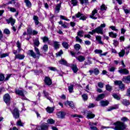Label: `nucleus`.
I'll list each match as a JSON object with an SVG mask.
<instances>
[{"label":"nucleus","mask_w":130,"mask_h":130,"mask_svg":"<svg viewBox=\"0 0 130 130\" xmlns=\"http://www.w3.org/2000/svg\"><path fill=\"white\" fill-rule=\"evenodd\" d=\"M113 125L115 126L109 127L108 128H113L114 130H125L127 127V125L124 122L120 121L113 123Z\"/></svg>","instance_id":"1"},{"label":"nucleus","mask_w":130,"mask_h":130,"mask_svg":"<svg viewBox=\"0 0 130 130\" xmlns=\"http://www.w3.org/2000/svg\"><path fill=\"white\" fill-rule=\"evenodd\" d=\"M35 47V51L37 53H35L33 51V50H29L28 51V55H30L33 58H38V59H39V57H40V55H41V54H40V51H39V49L38 48L36 47V46H34Z\"/></svg>","instance_id":"2"},{"label":"nucleus","mask_w":130,"mask_h":130,"mask_svg":"<svg viewBox=\"0 0 130 130\" xmlns=\"http://www.w3.org/2000/svg\"><path fill=\"white\" fill-rule=\"evenodd\" d=\"M114 84L116 86H119V89L121 90V91H124V90H125V85L122 83V81L116 80L114 82Z\"/></svg>","instance_id":"3"},{"label":"nucleus","mask_w":130,"mask_h":130,"mask_svg":"<svg viewBox=\"0 0 130 130\" xmlns=\"http://www.w3.org/2000/svg\"><path fill=\"white\" fill-rule=\"evenodd\" d=\"M6 22L8 23V24H10V23H11V26H13L12 29L14 32H16V31H17L16 27L14 26V25H15V23H16L15 19H14V18L10 17L8 19H6Z\"/></svg>","instance_id":"4"},{"label":"nucleus","mask_w":130,"mask_h":130,"mask_svg":"<svg viewBox=\"0 0 130 130\" xmlns=\"http://www.w3.org/2000/svg\"><path fill=\"white\" fill-rule=\"evenodd\" d=\"M10 111L12 112L13 117H14L15 119L20 117V112H19V109H18V108H15L13 111L10 109Z\"/></svg>","instance_id":"5"},{"label":"nucleus","mask_w":130,"mask_h":130,"mask_svg":"<svg viewBox=\"0 0 130 130\" xmlns=\"http://www.w3.org/2000/svg\"><path fill=\"white\" fill-rule=\"evenodd\" d=\"M4 101L6 103L7 105L11 104V96L8 93H6L4 96Z\"/></svg>","instance_id":"6"},{"label":"nucleus","mask_w":130,"mask_h":130,"mask_svg":"<svg viewBox=\"0 0 130 130\" xmlns=\"http://www.w3.org/2000/svg\"><path fill=\"white\" fill-rule=\"evenodd\" d=\"M15 93L17 94V95H19V96H22V97H23L22 99L25 100L26 98L25 97V94H24V91L23 90H19L17 88L15 89Z\"/></svg>","instance_id":"7"},{"label":"nucleus","mask_w":130,"mask_h":130,"mask_svg":"<svg viewBox=\"0 0 130 130\" xmlns=\"http://www.w3.org/2000/svg\"><path fill=\"white\" fill-rule=\"evenodd\" d=\"M48 129V125H47V123L46 124H43L40 126H37L36 127V129L37 130H46Z\"/></svg>","instance_id":"8"},{"label":"nucleus","mask_w":130,"mask_h":130,"mask_svg":"<svg viewBox=\"0 0 130 130\" xmlns=\"http://www.w3.org/2000/svg\"><path fill=\"white\" fill-rule=\"evenodd\" d=\"M75 17H76V18H80V20H83V21H85L86 20V19H87V17H86L84 14H81L80 12H78L77 14H75Z\"/></svg>","instance_id":"9"},{"label":"nucleus","mask_w":130,"mask_h":130,"mask_svg":"<svg viewBox=\"0 0 130 130\" xmlns=\"http://www.w3.org/2000/svg\"><path fill=\"white\" fill-rule=\"evenodd\" d=\"M44 82L46 84V85H47V86H50V85L52 84V81H51L50 78L48 77H46L45 78Z\"/></svg>","instance_id":"10"},{"label":"nucleus","mask_w":130,"mask_h":130,"mask_svg":"<svg viewBox=\"0 0 130 130\" xmlns=\"http://www.w3.org/2000/svg\"><path fill=\"white\" fill-rule=\"evenodd\" d=\"M119 74H122V75H128L129 72L126 69H120L118 71Z\"/></svg>","instance_id":"11"},{"label":"nucleus","mask_w":130,"mask_h":130,"mask_svg":"<svg viewBox=\"0 0 130 130\" xmlns=\"http://www.w3.org/2000/svg\"><path fill=\"white\" fill-rule=\"evenodd\" d=\"M57 116H58V118H61L62 119L66 117V112L63 111H60L57 113Z\"/></svg>","instance_id":"12"},{"label":"nucleus","mask_w":130,"mask_h":130,"mask_svg":"<svg viewBox=\"0 0 130 130\" xmlns=\"http://www.w3.org/2000/svg\"><path fill=\"white\" fill-rule=\"evenodd\" d=\"M122 81L124 82V83H126L127 84L130 83V75L123 77L122 79Z\"/></svg>","instance_id":"13"},{"label":"nucleus","mask_w":130,"mask_h":130,"mask_svg":"<svg viewBox=\"0 0 130 130\" xmlns=\"http://www.w3.org/2000/svg\"><path fill=\"white\" fill-rule=\"evenodd\" d=\"M87 118H88V119H91L95 117V114H93L91 112L87 111Z\"/></svg>","instance_id":"14"},{"label":"nucleus","mask_w":130,"mask_h":130,"mask_svg":"<svg viewBox=\"0 0 130 130\" xmlns=\"http://www.w3.org/2000/svg\"><path fill=\"white\" fill-rule=\"evenodd\" d=\"M100 103L101 106L102 107H105V106H108L109 102H108V101H101Z\"/></svg>","instance_id":"15"},{"label":"nucleus","mask_w":130,"mask_h":130,"mask_svg":"<svg viewBox=\"0 0 130 130\" xmlns=\"http://www.w3.org/2000/svg\"><path fill=\"white\" fill-rule=\"evenodd\" d=\"M33 20H34L36 26H38V24H40L39 22V17L36 15H34L33 17Z\"/></svg>","instance_id":"16"},{"label":"nucleus","mask_w":130,"mask_h":130,"mask_svg":"<svg viewBox=\"0 0 130 130\" xmlns=\"http://www.w3.org/2000/svg\"><path fill=\"white\" fill-rule=\"evenodd\" d=\"M71 69H72V71H73V73H74L75 74H77V73L78 72V71H79V69L77 67V64H72Z\"/></svg>","instance_id":"17"},{"label":"nucleus","mask_w":130,"mask_h":130,"mask_svg":"<svg viewBox=\"0 0 130 130\" xmlns=\"http://www.w3.org/2000/svg\"><path fill=\"white\" fill-rule=\"evenodd\" d=\"M90 64H92V61L90 60H87V61H84V64L81 67V69H84L87 68L86 66H90Z\"/></svg>","instance_id":"18"},{"label":"nucleus","mask_w":130,"mask_h":130,"mask_svg":"<svg viewBox=\"0 0 130 130\" xmlns=\"http://www.w3.org/2000/svg\"><path fill=\"white\" fill-rule=\"evenodd\" d=\"M104 98H105V94H100L96 98V101H100V100H102V99H104Z\"/></svg>","instance_id":"19"},{"label":"nucleus","mask_w":130,"mask_h":130,"mask_svg":"<svg viewBox=\"0 0 130 130\" xmlns=\"http://www.w3.org/2000/svg\"><path fill=\"white\" fill-rule=\"evenodd\" d=\"M95 31L96 33H98V34H103V28L100 26H98L95 28Z\"/></svg>","instance_id":"20"},{"label":"nucleus","mask_w":130,"mask_h":130,"mask_svg":"<svg viewBox=\"0 0 130 130\" xmlns=\"http://www.w3.org/2000/svg\"><path fill=\"white\" fill-rule=\"evenodd\" d=\"M97 13H98L97 10L94 9L92 12L91 15L90 16V18L91 19H93L94 20H96L97 19V17H95L94 16H95V14H97Z\"/></svg>","instance_id":"21"},{"label":"nucleus","mask_w":130,"mask_h":130,"mask_svg":"<svg viewBox=\"0 0 130 130\" xmlns=\"http://www.w3.org/2000/svg\"><path fill=\"white\" fill-rule=\"evenodd\" d=\"M95 39L96 40H97V41H98L99 44H102V45L104 44V43H103V42L101 41L102 40V38L101 37V36H95Z\"/></svg>","instance_id":"22"},{"label":"nucleus","mask_w":130,"mask_h":130,"mask_svg":"<svg viewBox=\"0 0 130 130\" xmlns=\"http://www.w3.org/2000/svg\"><path fill=\"white\" fill-rule=\"evenodd\" d=\"M76 59H77L78 60L80 61V62H83V61H84V60L86 59L85 56L82 55H80L78 57H76Z\"/></svg>","instance_id":"23"},{"label":"nucleus","mask_w":130,"mask_h":130,"mask_svg":"<svg viewBox=\"0 0 130 130\" xmlns=\"http://www.w3.org/2000/svg\"><path fill=\"white\" fill-rule=\"evenodd\" d=\"M24 57H25V55L18 54H16L15 58V59H24Z\"/></svg>","instance_id":"24"},{"label":"nucleus","mask_w":130,"mask_h":130,"mask_svg":"<svg viewBox=\"0 0 130 130\" xmlns=\"http://www.w3.org/2000/svg\"><path fill=\"white\" fill-rule=\"evenodd\" d=\"M34 44L35 45V46H37V47L39 46V45H40V42H39V39L38 38H37L34 41Z\"/></svg>","instance_id":"25"},{"label":"nucleus","mask_w":130,"mask_h":130,"mask_svg":"<svg viewBox=\"0 0 130 130\" xmlns=\"http://www.w3.org/2000/svg\"><path fill=\"white\" fill-rule=\"evenodd\" d=\"M68 90L70 93H73L74 92V84L71 83L70 85L68 86Z\"/></svg>","instance_id":"26"},{"label":"nucleus","mask_w":130,"mask_h":130,"mask_svg":"<svg viewBox=\"0 0 130 130\" xmlns=\"http://www.w3.org/2000/svg\"><path fill=\"white\" fill-rule=\"evenodd\" d=\"M47 112H48V113H52L53 111H54V109L52 107H48L46 109Z\"/></svg>","instance_id":"27"},{"label":"nucleus","mask_w":130,"mask_h":130,"mask_svg":"<svg viewBox=\"0 0 130 130\" xmlns=\"http://www.w3.org/2000/svg\"><path fill=\"white\" fill-rule=\"evenodd\" d=\"M122 105H124L125 106H128V105H129V101L124 99L122 102Z\"/></svg>","instance_id":"28"},{"label":"nucleus","mask_w":130,"mask_h":130,"mask_svg":"<svg viewBox=\"0 0 130 130\" xmlns=\"http://www.w3.org/2000/svg\"><path fill=\"white\" fill-rule=\"evenodd\" d=\"M61 7V3L58 4L55 7V11L57 13H59V11H60V8Z\"/></svg>","instance_id":"29"},{"label":"nucleus","mask_w":130,"mask_h":130,"mask_svg":"<svg viewBox=\"0 0 130 130\" xmlns=\"http://www.w3.org/2000/svg\"><path fill=\"white\" fill-rule=\"evenodd\" d=\"M58 24L59 25H61V27H62L64 29H67V28H68V25H66V24H67V22H64L63 23L62 21H60L58 22Z\"/></svg>","instance_id":"30"},{"label":"nucleus","mask_w":130,"mask_h":130,"mask_svg":"<svg viewBox=\"0 0 130 130\" xmlns=\"http://www.w3.org/2000/svg\"><path fill=\"white\" fill-rule=\"evenodd\" d=\"M62 45L66 49H69V47H70V45H69V44L67 42H63Z\"/></svg>","instance_id":"31"},{"label":"nucleus","mask_w":130,"mask_h":130,"mask_svg":"<svg viewBox=\"0 0 130 130\" xmlns=\"http://www.w3.org/2000/svg\"><path fill=\"white\" fill-rule=\"evenodd\" d=\"M24 3H25L26 7L27 8H31L32 7V4H31V2L29 0H24Z\"/></svg>","instance_id":"32"},{"label":"nucleus","mask_w":130,"mask_h":130,"mask_svg":"<svg viewBox=\"0 0 130 130\" xmlns=\"http://www.w3.org/2000/svg\"><path fill=\"white\" fill-rule=\"evenodd\" d=\"M41 39L43 40V42L44 43H46V42H48V41H49V39H48V37L46 36L41 38Z\"/></svg>","instance_id":"33"},{"label":"nucleus","mask_w":130,"mask_h":130,"mask_svg":"<svg viewBox=\"0 0 130 130\" xmlns=\"http://www.w3.org/2000/svg\"><path fill=\"white\" fill-rule=\"evenodd\" d=\"M80 2V4L83 5L84 4L85 6H87L89 4V0H79Z\"/></svg>","instance_id":"34"},{"label":"nucleus","mask_w":130,"mask_h":130,"mask_svg":"<svg viewBox=\"0 0 130 130\" xmlns=\"http://www.w3.org/2000/svg\"><path fill=\"white\" fill-rule=\"evenodd\" d=\"M89 125H90V128L91 130H98V128L96 126H93V123L92 122H89Z\"/></svg>","instance_id":"35"},{"label":"nucleus","mask_w":130,"mask_h":130,"mask_svg":"<svg viewBox=\"0 0 130 130\" xmlns=\"http://www.w3.org/2000/svg\"><path fill=\"white\" fill-rule=\"evenodd\" d=\"M106 89L107 91H109L110 92H111L112 90V86H110L109 84H107L106 85Z\"/></svg>","instance_id":"36"},{"label":"nucleus","mask_w":130,"mask_h":130,"mask_svg":"<svg viewBox=\"0 0 130 130\" xmlns=\"http://www.w3.org/2000/svg\"><path fill=\"white\" fill-rule=\"evenodd\" d=\"M54 47L55 49H58V48H59V44H58V42H54Z\"/></svg>","instance_id":"37"},{"label":"nucleus","mask_w":130,"mask_h":130,"mask_svg":"<svg viewBox=\"0 0 130 130\" xmlns=\"http://www.w3.org/2000/svg\"><path fill=\"white\" fill-rule=\"evenodd\" d=\"M124 54H125V50L123 49L119 53V56H120V57H123V56H124Z\"/></svg>","instance_id":"38"},{"label":"nucleus","mask_w":130,"mask_h":130,"mask_svg":"<svg viewBox=\"0 0 130 130\" xmlns=\"http://www.w3.org/2000/svg\"><path fill=\"white\" fill-rule=\"evenodd\" d=\"M109 35L110 37H112V38H116V36H117V35H116V34L113 33V32H109Z\"/></svg>","instance_id":"39"},{"label":"nucleus","mask_w":130,"mask_h":130,"mask_svg":"<svg viewBox=\"0 0 130 130\" xmlns=\"http://www.w3.org/2000/svg\"><path fill=\"white\" fill-rule=\"evenodd\" d=\"M47 122L48 123H50V124H53L55 122V120H53V119H49L47 120Z\"/></svg>","instance_id":"40"},{"label":"nucleus","mask_w":130,"mask_h":130,"mask_svg":"<svg viewBox=\"0 0 130 130\" xmlns=\"http://www.w3.org/2000/svg\"><path fill=\"white\" fill-rule=\"evenodd\" d=\"M74 48L76 49L77 51H79L81 48V45L79 44H76L75 45H74Z\"/></svg>","instance_id":"41"},{"label":"nucleus","mask_w":130,"mask_h":130,"mask_svg":"<svg viewBox=\"0 0 130 130\" xmlns=\"http://www.w3.org/2000/svg\"><path fill=\"white\" fill-rule=\"evenodd\" d=\"M27 34H28V35H32V32H33V29H32V28L31 27H29L27 29Z\"/></svg>","instance_id":"42"},{"label":"nucleus","mask_w":130,"mask_h":130,"mask_svg":"<svg viewBox=\"0 0 130 130\" xmlns=\"http://www.w3.org/2000/svg\"><path fill=\"white\" fill-rule=\"evenodd\" d=\"M4 34H6V35H10L11 34V31L8 28H5L4 30Z\"/></svg>","instance_id":"43"},{"label":"nucleus","mask_w":130,"mask_h":130,"mask_svg":"<svg viewBox=\"0 0 130 130\" xmlns=\"http://www.w3.org/2000/svg\"><path fill=\"white\" fill-rule=\"evenodd\" d=\"M99 70L98 68H95L93 70V74L95 75V76H98L99 75Z\"/></svg>","instance_id":"44"},{"label":"nucleus","mask_w":130,"mask_h":130,"mask_svg":"<svg viewBox=\"0 0 130 130\" xmlns=\"http://www.w3.org/2000/svg\"><path fill=\"white\" fill-rule=\"evenodd\" d=\"M59 63H60V64H64V66H66V64H67V61L63 59L59 60Z\"/></svg>","instance_id":"45"},{"label":"nucleus","mask_w":130,"mask_h":130,"mask_svg":"<svg viewBox=\"0 0 130 130\" xmlns=\"http://www.w3.org/2000/svg\"><path fill=\"white\" fill-rule=\"evenodd\" d=\"M71 4L74 7L78 5V0H71Z\"/></svg>","instance_id":"46"},{"label":"nucleus","mask_w":130,"mask_h":130,"mask_svg":"<svg viewBox=\"0 0 130 130\" xmlns=\"http://www.w3.org/2000/svg\"><path fill=\"white\" fill-rule=\"evenodd\" d=\"M48 69L50 71H53V72H57V69L55 67H49Z\"/></svg>","instance_id":"47"},{"label":"nucleus","mask_w":130,"mask_h":130,"mask_svg":"<svg viewBox=\"0 0 130 130\" xmlns=\"http://www.w3.org/2000/svg\"><path fill=\"white\" fill-rule=\"evenodd\" d=\"M72 117H78V118H83V116L81 115H78V114H74V115H71Z\"/></svg>","instance_id":"48"},{"label":"nucleus","mask_w":130,"mask_h":130,"mask_svg":"<svg viewBox=\"0 0 130 130\" xmlns=\"http://www.w3.org/2000/svg\"><path fill=\"white\" fill-rule=\"evenodd\" d=\"M78 36L80 37H84V32L83 31H79L77 32Z\"/></svg>","instance_id":"49"},{"label":"nucleus","mask_w":130,"mask_h":130,"mask_svg":"<svg viewBox=\"0 0 130 130\" xmlns=\"http://www.w3.org/2000/svg\"><path fill=\"white\" fill-rule=\"evenodd\" d=\"M107 7L105 5V4H102L101 6V11H106Z\"/></svg>","instance_id":"50"},{"label":"nucleus","mask_w":130,"mask_h":130,"mask_svg":"<svg viewBox=\"0 0 130 130\" xmlns=\"http://www.w3.org/2000/svg\"><path fill=\"white\" fill-rule=\"evenodd\" d=\"M43 49L45 51V52H46V51L48 50V46L46 44L44 45L43 47Z\"/></svg>","instance_id":"51"},{"label":"nucleus","mask_w":130,"mask_h":130,"mask_svg":"<svg viewBox=\"0 0 130 130\" xmlns=\"http://www.w3.org/2000/svg\"><path fill=\"white\" fill-rule=\"evenodd\" d=\"M67 104L72 109L74 108V107H75V105H74V103L72 102H68Z\"/></svg>","instance_id":"52"},{"label":"nucleus","mask_w":130,"mask_h":130,"mask_svg":"<svg viewBox=\"0 0 130 130\" xmlns=\"http://www.w3.org/2000/svg\"><path fill=\"white\" fill-rule=\"evenodd\" d=\"M82 97L84 101L88 100V95L86 94H84L82 95Z\"/></svg>","instance_id":"53"},{"label":"nucleus","mask_w":130,"mask_h":130,"mask_svg":"<svg viewBox=\"0 0 130 130\" xmlns=\"http://www.w3.org/2000/svg\"><path fill=\"white\" fill-rule=\"evenodd\" d=\"M63 52L62 51V50H60V51L58 52L56 54V56H61V54H63Z\"/></svg>","instance_id":"54"},{"label":"nucleus","mask_w":130,"mask_h":130,"mask_svg":"<svg viewBox=\"0 0 130 130\" xmlns=\"http://www.w3.org/2000/svg\"><path fill=\"white\" fill-rule=\"evenodd\" d=\"M5 80V75L3 74H0V82H3Z\"/></svg>","instance_id":"55"},{"label":"nucleus","mask_w":130,"mask_h":130,"mask_svg":"<svg viewBox=\"0 0 130 130\" xmlns=\"http://www.w3.org/2000/svg\"><path fill=\"white\" fill-rule=\"evenodd\" d=\"M94 52L95 53H99L100 55H101V54H102V50H99V49H95L94 50Z\"/></svg>","instance_id":"56"},{"label":"nucleus","mask_w":130,"mask_h":130,"mask_svg":"<svg viewBox=\"0 0 130 130\" xmlns=\"http://www.w3.org/2000/svg\"><path fill=\"white\" fill-rule=\"evenodd\" d=\"M8 9H9L10 12H12V13H15V12H17V10L14 8L9 7V8H8Z\"/></svg>","instance_id":"57"},{"label":"nucleus","mask_w":130,"mask_h":130,"mask_svg":"<svg viewBox=\"0 0 130 130\" xmlns=\"http://www.w3.org/2000/svg\"><path fill=\"white\" fill-rule=\"evenodd\" d=\"M113 97H114V98L117 100H120V98L119 96H118V95H117V94H116V93L113 94Z\"/></svg>","instance_id":"58"},{"label":"nucleus","mask_w":130,"mask_h":130,"mask_svg":"<svg viewBox=\"0 0 130 130\" xmlns=\"http://www.w3.org/2000/svg\"><path fill=\"white\" fill-rule=\"evenodd\" d=\"M17 125H18L19 126H23V123H22L21 120H19L17 122Z\"/></svg>","instance_id":"59"},{"label":"nucleus","mask_w":130,"mask_h":130,"mask_svg":"<svg viewBox=\"0 0 130 130\" xmlns=\"http://www.w3.org/2000/svg\"><path fill=\"white\" fill-rule=\"evenodd\" d=\"M43 94L46 98L49 96V93H48V92H46L45 90H43Z\"/></svg>","instance_id":"60"},{"label":"nucleus","mask_w":130,"mask_h":130,"mask_svg":"<svg viewBox=\"0 0 130 130\" xmlns=\"http://www.w3.org/2000/svg\"><path fill=\"white\" fill-rule=\"evenodd\" d=\"M60 18L62 19V20H64L65 21H70V19L66 18V16H64L63 15H60Z\"/></svg>","instance_id":"61"},{"label":"nucleus","mask_w":130,"mask_h":130,"mask_svg":"<svg viewBox=\"0 0 130 130\" xmlns=\"http://www.w3.org/2000/svg\"><path fill=\"white\" fill-rule=\"evenodd\" d=\"M116 108H117L116 107H110L107 110V111H112V110H113L114 109H116Z\"/></svg>","instance_id":"62"},{"label":"nucleus","mask_w":130,"mask_h":130,"mask_svg":"<svg viewBox=\"0 0 130 130\" xmlns=\"http://www.w3.org/2000/svg\"><path fill=\"white\" fill-rule=\"evenodd\" d=\"M98 85L99 88H103L104 84H103L102 82H99Z\"/></svg>","instance_id":"63"},{"label":"nucleus","mask_w":130,"mask_h":130,"mask_svg":"<svg viewBox=\"0 0 130 130\" xmlns=\"http://www.w3.org/2000/svg\"><path fill=\"white\" fill-rule=\"evenodd\" d=\"M121 121H123L124 122H125V121H127V120H128V119L125 117H123L121 118Z\"/></svg>","instance_id":"64"}]
</instances>
